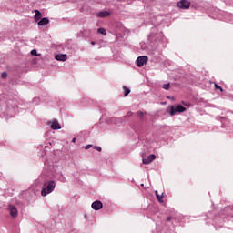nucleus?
Segmentation results:
<instances>
[{"label": "nucleus", "mask_w": 233, "mask_h": 233, "mask_svg": "<svg viewBox=\"0 0 233 233\" xmlns=\"http://www.w3.org/2000/svg\"><path fill=\"white\" fill-rule=\"evenodd\" d=\"M53 190H56V181L54 180L46 181L42 187L41 196L45 198L48 196V194H52Z\"/></svg>", "instance_id": "1"}, {"label": "nucleus", "mask_w": 233, "mask_h": 233, "mask_svg": "<svg viewBox=\"0 0 233 233\" xmlns=\"http://www.w3.org/2000/svg\"><path fill=\"white\" fill-rule=\"evenodd\" d=\"M186 111H187V107H185V106H183L181 105L171 106H170L169 115L170 116H176L177 112L181 114V112H186Z\"/></svg>", "instance_id": "2"}, {"label": "nucleus", "mask_w": 233, "mask_h": 233, "mask_svg": "<svg viewBox=\"0 0 233 233\" xmlns=\"http://www.w3.org/2000/svg\"><path fill=\"white\" fill-rule=\"evenodd\" d=\"M148 63V56H140L136 60V65L138 66V68H141V66H145Z\"/></svg>", "instance_id": "3"}, {"label": "nucleus", "mask_w": 233, "mask_h": 233, "mask_svg": "<svg viewBox=\"0 0 233 233\" xmlns=\"http://www.w3.org/2000/svg\"><path fill=\"white\" fill-rule=\"evenodd\" d=\"M177 6L182 10H188V8H190V2L187 0H180L177 3Z\"/></svg>", "instance_id": "4"}, {"label": "nucleus", "mask_w": 233, "mask_h": 233, "mask_svg": "<svg viewBox=\"0 0 233 233\" xmlns=\"http://www.w3.org/2000/svg\"><path fill=\"white\" fill-rule=\"evenodd\" d=\"M91 208H93V210H101V208H103V202H101V200H96L92 203L91 205Z\"/></svg>", "instance_id": "5"}, {"label": "nucleus", "mask_w": 233, "mask_h": 233, "mask_svg": "<svg viewBox=\"0 0 233 233\" xmlns=\"http://www.w3.org/2000/svg\"><path fill=\"white\" fill-rule=\"evenodd\" d=\"M50 123L52 130H61V125L57 119H53Z\"/></svg>", "instance_id": "6"}, {"label": "nucleus", "mask_w": 233, "mask_h": 233, "mask_svg": "<svg viewBox=\"0 0 233 233\" xmlns=\"http://www.w3.org/2000/svg\"><path fill=\"white\" fill-rule=\"evenodd\" d=\"M155 159H156V155L151 154L147 158H143L142 161L144 165H150V163H152V161H154Z\"/></svg>", "instance_id": "7"}, {"label": "nucleus", "mask_w": 233, "mask_h": 233, "mask_svg": "<svg viewBox=\"0 0 233 233\" xmlns=\"http://www.w3.org/2000/svg\"><path fill=\"white\" fill-rule=\"evenodd\" d=\"M55 59L56 61H66V59H68V55H66V54H56V55H55Z\"/></svg>", "instance_id": "8"}, {"label": "nucleus", "mask_w": 233, "mask_h": 233, "mask_svg": "<svg viewBox=\"0 0 233 233\" xmlns=\"http://www.w3.org/2000/svg\"><path fill=\"white\" fill-rule=\"evenodd\" d=\"M9 212L12 218H17V208L15 206H9Z\"/></svg>", "instance_id": "9"}, {"label": "nucleus", "mask_w": 233, "mask_h": 233, "mask_svg": "<svg viewBox=\"0 0 233 233\" xmlns=\"http://www.w3.org/2000/svg\"><path fill=\"white\" fill-rule=\"evenodd\" d=\"M48 23H50L48 17H44L38 21V26H46Z\"/></svg>", "instance_id": "10"}, {"label": "nucleus", "mask_w": 233, "mask_h": 233, "mask_svg": "<svg viewBox=\"0 0 233 233\" xmlns=\"http://www.w3.org/2000/svg\"><path fill=\"white\" fill-rule=\"evenodd\" d=\"M96 15H97V17H100V18L109 17L110 12H108V11H101V12L97 13Z\"/></svg>", "instance_id": "11"}, {"label": "nucleus", "mask_w": 233, "mask_h": 233, "mask_svg": "<svg viewBox=\"0 0 233 233\" xmlns=\"http://www.w3.org/2000/svg\"><path fill=\"white\" fill-rule=\"evenodd\" d=\"M35 16H34V19H35V22L37 23V21H39L41 19V11L35 9Z\"/></svg>", "instance_id": "12"}, {"label": "nucleus", "mask_w": 233, "mask_h": 233, "mask_svg": "<svg viewBox=\"0 0 233 233\" xmlns=\"http://www.w3.org/2000/svg\"><path fill=\"white\" fill-rule=\"evenodd\" d=\"M114 119L116 125H123L125 123V116L120 118L115 117Z\"/></svg>", "instance_id": "13"}, {"label": "nucleus", "mask_w": 233, "mask_h": 233, "mask_svg": "<svg viewBox=\"0 0 233 233\" xmlns=\"http://www.w3.org/2000/svg\"><path fill=\"white\" fill-rule=\"evenodd\" d=\"M155 193H156V197H157V201H159V203H163V198H164L163 193L161 195H158L157 191H155Z\"/></svg>", "instance_id": "14"}, {"label": "nucleus", "mask_w": 233, "mask_h": 233, "mask_svg": "<svg viewBox=\"0 0 233 233\" xmlns=\"http://www.w3.org/2000/svg\"><path fill=\"white\" fill-rule=\"evenodd\" d=\"M123 91H124V96L127 97L128 94H130V88L127 87V86H123Z\"/></svg>", "instance_id": "15"}, {"label": "nucleus", "mask_w": 233, "mask_h": 233, "mask_svg": "<svg viewBox=\"0 0 233 233\" xmlns=\"http://www.w3.org/2000/svg\"><path fill=\"white\" fill-rule=\"evenodd\" d=\"M97 33L101 34L102 35H106V29L101 27L97 29Z\"/></svg>", "instance_id": "16"}, {"label": "nucleus", "mask_w": 233, "mask_h": 233, "mask_svg": "<svg viewBox=\"0 0 233 233\" xmlns=\"http://www.w3.org/2000/svg\"><path fill=\"white\" fill-rule=\"evenodd\" d=\"M136 115L140 117V121H145V119L143 118L145 116V113H143V111H139V112L136 113Z\"/></svg>", "instance_id": "17"}, {"label": "nucleus", "mask_w": 233, "mask_h": 233, "mask_svg": "<svg viewBox=\"0 0 233 233\" xmlns=\"http://www.w3.org/2000/svg\"><path fill=\"white\" fill-rule=\"evenodd\" d=\"M30 54H31V56H35L36 57L41 56L40 54H37V49H32Z\"/></svg>", "instance_id": "18"}, {"label": "nucleus", "mask_w": 233, "mask_h": 233, "mask_svg": "<svg viewBox=\"0 0 233 233\" xmlns=\"http://www.w3.org/2000/svg\"><path fill=\"white\" fill-rule=\"evenodd\" d=\"M162 88H164V90H170V83L164 84Z\"/></svg>", "instance_id": "19"}, {"label": "nucleus", "mask_w": 233, "mask_h": 233, "mask_svg": "<svg viewBox=\"0 0 233 233\" xmlns=\"http://www.w3.org/2000/svg\"><path fill=\"white\" fill-rule=\"evenodd\" d=\"M215 90H220V92H223V87L218 84H215Z\"/></svg>", "instance_id": "20"}, {"label": "nucleus", "mask_w": 233, "mask_h": 233, "mask_svg": "<svg viewBox=\"0 0 233 233\" xmlns=\"http://www.w3.org/2000/svg\"><path fill=\"white\" fill-rule=\"evenodd\" d=\"M2 79H6L8 77V73L3 72L1 75Z\"/></svg>", "instance_id": "21"}, {"label": "nucleus", "mask_w": 233, "mask_h": 233, "mask_svg": "<svg viewBox=\"0 0 233 233\" xmlns=\"http://www.w3.org/2000/svg\"><path fill=\"white\" fill-rule=\"evenodd\" d=\"M133 115H134V113L132 111H129V112H127V114L126 116H124V118L127 119V117H130Z\"/></svg>", "instance_id": "22"}, {"label": "nucleus", "mask_w": 233, "mask_h": 233, "mask_svg": "<svg viewBox=\"0 0 233 233\" xmlns=\"http://www.w3.org/2000/svg\"><path fill=\"white\" fill-rule=\"evenodd\" d=\"M94 150H97V152H101L102 148L99 146H95Z\"/></svg>", "instance_id": "23"}, {"label": "nucleus", "mask_w": 233, "mask_h": 233, "mask_svg": "<svg viewBox=\"0 0 233 233\" xmlns=\"http://www.w3.org/2000/svg\"><path fill=\"white\" fill-rule=\"evenodd\" d=\"M90 148H92V144H89V145L85 147L86 150H90Z\"/></svg>", "instance_id": "24"}, {"label": "nucleus", "mask_w": 233, "mask_h": 233, "mask_svg": "<svg viewBox=\"0 0 233 233\" xmlns=\"http://www.w3.org/2000/svg\"><path fill=\"white\" fill-rule=\"evenodd\" d=\"M183 105H185V106H190V104H187V103H183Z\"/></svg>", "instance_id": "25"}, {"label": "nucleus", "mask_w": 233, "mask_h": 233, "mask_svg": "<svg viewBox=\"0 0 233 233\" xmlns=\"http://www.w3.org/2000/svg\"><path fill=\"white\" fill-rule=\"evenodd\" d=\"M172 220V218L171 217H168L167 218V221H171Z\"/></svg>", "instance_id": "26"}, {"label": "nucleus", "mask_w": 233, "mask_h": 233, "mask_svg": "<svg viewBox=\"0 0 233 233\" xmlns=\"http://www.w3.org/2000/svg\"><path fill=\"white\" fill-rule=\"evenodd\" d=\"M76 138L74 137V138L72 139V143H76Z\"/></svg>", "instance_id": "27"}, {"label": "nucleus", "mask_w": 233, "mask_h": 233, "mask_svg": "<svg viewBox=\"0 0 233 233\" xmlns=\"http://www.w3.org/2000/svg\"><path fill=\"white\" fill-rule=\"evenodd\" d=\"M91 45H93V46L96 45V42L92 41V42H91Z\"/></svg>", "instance_id": "28"}, {"label": "nucleus", "mask_w": 233, "mask_h": 233, "mask_svg": "<svg viewBox=\"0 0 233 233\" xmlns=\"http://www.w3.org/2000/svg\"><path fill=\"white\" fill-rule=\"evenodd\" d=\"M141 187H145V184H141Z\"/></svg>", "instance_id": "29"}, {"label": "nucleus", "mask_w": 233, "mask_h": 233, "mask_svg": "<svg viewBox=\"0 0 233 233\" xmlns=\"http://www.w3.org/2000/svg\"><path fill=\"white\" fill-rule=\"evenodd\" d=\"M167 99H170V96H167Z\"/></svg>", "instance_id": "30"}]
</instances>
